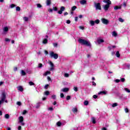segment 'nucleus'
Segmentation results:
<instances>
[{
    "label": "nucleus",
    "instance_id": "f257e3e1",
    "mask_svg": "<svg viewBox=\"0 0 130 130\" xmlns=\"http://www.w3.org/2000/svg\"><path fill=\"white\" fill-rule=\"evenodd\" d=\"M103 3H105L106 4H107L106 5L103 6L104 10L106 12H107V11H108V9L110 7V5L111 4V1H110V0H104Z\"/></svg>",
    "mask_w": 130,
    "mask_h": 130
},
{
    "label": "nucleus",
    "instance_id": "f03ea898",
    "mask_svg": "<svg viewBox=\"0 0 130 130\" xmlns=\"http://www.w3.org/2000/svg\"><path fill=\"white\" fill-rule=\"evenodd\" d=\"M78 41L79 43H80V44H82L83 45H87V46H90V45H91L89 41H86L82 39H79Z\"/></svg>",
    "mask_w": 130,
    "mask_h": 130
},
{
    "label": "nucleus",
    "instance_id": "7ed1b4c3",
    "mask_svg": "<svg viewBox=\"0 0 130 130\" xmlns=\"http://www.w3.org/2000/svg\"><path fill=\"white\" fill-rule=\"evenodd\" d=\"M50 57H53L55 59H57V58H58V55L54 53L53 52H50Z\"/></svg>",
    "mask_w": 130,
    "mask_h": 130
},
{
    "label": "nucleus",
    "instance_id": "20e7f679",
    "mask_svg": "<svg viewBox=\"0 0 130 130\" xmlns=\"http://www.w3.org/2000/svg\"><path fill=\"white\" fill-rule=\"evenodd\" d=\"M94 5L96 10H101V4L100 3H94Z\"/></svg>",
    "mask_w": 130,
    "mask_h": 130
},
{
    "label": "nucleus",
    "instance_id": "39448f33",
    "mask_svg": "<svg viewBox=\"0 0 130 130\" xmlns=\"http://www.w3.org/2000/svg\"><path fill=\"white\" fill-rule=\"evenodd\" d=\"M19 121L20 123H21V125H25V123H24L23 121H24V117L23 116H20L18 118Z\"/></svg>",
    "mask_w": 130,
    "mask_h": 130
},
{
    "label": "nucleus",
    "instance_id": "423d86ee",
    "mask_svg": "<svg viewBox=\"0 0 130 130\" xmlns=\"http://www.w3.org/2000/svg\"><path fill=\"white\" fill-rule=\"evenodd\" d=\"M101 21L103 24H104L105 25H108V24L109 23V21L105 18H102Z\"/></svg>",
    "mask_w": 130,
    "mask_h": 130
},
{
    "label": "nucleus",
    "instance_id": "0eeeda50",
    "mask_svg": "<svg viewBox=\"0 0 130 130\" xmlns=\"http://www.w3.org/2000/svg\"><path fill=\"white\" fill-rule=\"evenodd\" d=\"M64 10H66V8H64V7L63 6L61 7L60 11L58 12V14L61 15L62 14V12H63Z\"/></svg>",
    "mask_w": 130,
    "mask_h": 130
},
{
    "label": "nucleus",
    "instance_id": "6e6552de",
    "mask_svg": "<svg viewBox=\"0 0 130 130\" xmlns=\"http://www.w3.org/2000/svg\"><path fill=\"white\" fill-rule=\"evenodd\" d=\"M49 64L51 66V68L50 69V71H53L54 70V65L53 64V63L52 62L50 61Z\"/></svg>",
    "mask_w": 130,
    "mask_h": 130
},
{
    "label": "nucleus",
    "instance_id": "1a4fd4ad",
    "mask_svg": "<svg viewBox=\"0 0 130 130\" xmlns=\"http://www.w3.org/2000/svg\"><path fill=\"white\" fill-rule=\"evenodd\" d=\"M5 99H6V93L5 92H3L2 98H1V100H2V101H5Z\"/></svg>",
    "mask_w": 130,
    "mask_h": 130
},
{
    "label": "nucleus",
    "instance_id": "9d476101",
    "mask_svg": "<svg viewBox=\"0 0 130 130\" xmlns=\"http://www.w3.org/2000/svg\"><path fill=\"white\" fill-rule=\"evenodd\" d=\"M81 5H86L87 4V1L86 0H81L80 1Z\"/></svg>",
    "mask_w": 130,
    "mask_h": 130
},
{
    "label": "nucleus",
    "instance_id": "9b49d317",
    "mask_svg": "<svg viewBox=\"0 0 130 130\" xmlns=\"http://www.w3.org/2000/svg\"><path fill=\"white\" fill-rule=\"evenodd\" d=\"M51 73L49 71H47L45 73L43 74V76H46L47 75H50Z\"/></svg>",
    "mask_w": 130,
    "mask_h": 130
},
{
    "label": "nucleus",
    "instance_id": "f8f14e48",
    "mask_svg": "<svg viewBox=\"0 0 130 130\" xmlns=\"http://www.w3.org/2000/svg\"><path fill=\"white\" fill-rule=\"evenodd\" d=\"M102 94H104V95H106V94H107V91H103L99 93V95H102Z\"/></svg>",
    "mask_w": 130,
    "mask_h": 130
},
{
    "label": "nucleus",
    "instance_id": "ddd939ff",
    "mask_svg": "<svg viewBox=\"0 0 130 130\" xmlns=\"http://www.w3.org/2000/svg\"><path fill=\"white\" fill-rule=\"evenodd\" d=\"M8 31H9V27L8 26H6L3 28V31L5 33L8 32Z\"/></svg>",
    "mask_w": 130,
    "mask_h": 130
},
{
    "label": "nucleus",
    "instance_id": "4468645a",
    "mask_svg": "<svg viewBox=\"0 0 130 130\" xmlns=\"http://www.w3.org/2000/svg\"><path fill=\"white\" fill-rule=\"evenodd\" d=\"M121 9V6H115L114 8V10H115L116 11L117 10H120Z\"/></svg>",
    "mask_w": 130,
    "mask_h": 130
},
{
    "label": "nucleus",
    "instance_id": "2eb2a0df",
    "mask_svg": "<svg viewBox=\"0 0 130 130\" xmlns=\"http://www.w3.org/2000/svg\"><path fill=\"white\" fill-rule=\"evenodd\" d=\"M61 91L62 92H68V91H69V88H63L62 89H61Z\"/></svg>",
    "mask_w": 130,
    "mask_h": 130
},
{
    "label": "nucleus",
    "instance_id": "dca6fc26",
    "mask_svg": "<svg viewBox=\"0 0 130 130\" xmlns=\"http://www.w3.org/2000/svg\"><path fill=\"white\" fill-rule=\"evenodd\" d=\"M104 42V40L103 39H100L98 40V44H100L101 43H103Z\"/></svg>",
    "mask_w": 130,
    "mask_h": 130
},
{
    "label": "nucleus",
    "instance_id": "f3484780",
    "mask_svg": "<svg viewBox=\"0 0 130 130\" xmlns=\"http://www.w3.org/2000/svg\"><path fill=\"white\" fill-rule=\"evenodd\" d=\"M89 24L91 25V26H94V25H95V21L90 20L89 21Z\"/></svg>",
    "mask_w": 130,
    "mask_h": 130
},
{
    "label": "nucleus",
    "instance_id": "a211bd4d",
    "mask_svg": "<svg viewBox=\"0 0 130 130\" xmlns=\"http://www.w3.org/2000/svg\"><path fill=\"white\" fill-rule=\"evenodd\" d=\"M91 120H92V123L93 124L96 123V119H95L94 117H92L91 118Z\"/></svg>",
    "mask_w": 130,
    "mask_h": 130
},
{
    "label": "nucleus",
    "instance_id": "6ab92c4d",
    "mask_svg": "<svg viewBox=\"0 0 130 130\" xmlns=\"http://www.w3.org/2000/svg\"><path fill=\"white\" fill-rule=\"evenodd\" d=\"M21 76H25L26 75V72L24 71L23 70H22L21 71Z\"/></svg>",
    "mask_w": 130,
    "mask_h": 130
},
{
    "label": "nucleus",
    "instance_id": "aec40b11",
    "mask_svg": "<svg viewBox=\"0 0 130 130\" xmlns=\"http://www.w3.org/2000/svg\"><path fill=\"white\" fill-rule=\"evenodd\" d=\"M18 90H19V91H20V92H23V87L22 86H19L18 87Z\"/></svg>",
    "mask_w": 130,
    "mask_h": 130
},
{
    "label": "nucleus",
    "instance_id": "412c9836",
    "mask_svg": "<svg viewBox=\"0 0 130 130\" xmlns=\"http://www.w3.org/2000/svg\"><path fill=\"white\" fill-rule=\"evenodd\" d=\"M112 36H114V37H116V36H117V33L116 32V31H113Z\"/></svg>",
    "mask_w": 130,
    "mask_h": 130
},
{
    "label": "nucleus",
    "instance_id": "4be33fe9",
    "mask_svg": "<svg viewBox=\"0 0 130 130\" xmlns=\"http://www.w3.org/2000/svg\"><path fill=\"white\" fill-rule=\"evenodd\" d=\"M46 4H47V6H49L50 4H51V1L50 0H47Z\"/></svg>",
    "mask_w": 130,
    "mask_h": 130
},
{
    "label": "nucleus",
    "instance_id": "5701e85b",
    "mask_svg": "<svg viewBox=\"0 0 130 130\" xmlns=\"http://www.w3.org/2000/svg\"><path fill=\"white\" fill-rule=\"evenodd\" d=\"M118 20L120 22V23H123V22H124V20L122 18H119Z\"/></svg>",
    "mask_w": 130,
    "mask_h": 130
},
{
    "label": "nucleus",
    "instance_id": "b1692460",
    "mask_svg": "<svg viewBox=\"0 0 130 130\" xmlns=\"http://www.w3.org/2000/svg\"><path fill=\"white\" fill-rule=\"evenodd\" d=\"M47 42H48V40H47V39H45L43 41V43L44 44H46V43H47Z\"/></svg>",
    "mask_w": 130,
    "mask_h": 130
},
{
    "label": "nucleus",
    "instance_id": "393cba45",
    "mask_svg": "<svg viewBox=\"0 0 130 130\" xmlns=\"http://www.w3.org/2000/svg\"><path fill=\"white\" fill-rule=\"evenodd\" d=\"M5 118H6V119H9V118H10V115L6 114L5 116Z\"/></svg>",
    "mask_w": 130,
    "mask_h": 130
},
{
    "label": "nucleus",
    "instance_id": "a878e982",
    "mask_svg": "<svg viewBox=\"0 0 130 130\" xmlns=\"http://www.w3.org/2000/svg\"><path fill=\"white\" fill-rule=\"evenodd\" d=\"M44 95H46V96H48L49 95V91H46L44 93Z\"/></svg>",
    "mask_w": 130,
    "mask_h": 130
},
{
    "label": "nucleus",
    "instance_id": "bb28decb",
    "mask_svg": "<svg viewBox=\"0 0 130 130\" xmlns=\"http://www.w3.org/2000/svg\"><path fill=\"white\" fill-rule=\"evenodd\" d=\"M116 55L117 57H119L120 56V54H119V51L116 52Z\"/></svg>",
    "mask_w": 130,
    "mask_h": 130
},
{
    "label": "nucleus",
    "instance_id": "cd10ccee",
    "mask_svg": "<svg viewBox=\"0 0 130 130\" xmlns=\"http://www.w3.org/2000/svg\"><path fill=\"white\" fill-rule=\"evenodd\" d=\"M99 23H100V20H99V19H96L95 21H94V23L95 24H99Z\"/></svg>",
    "mask_w": 130,
    "mask_h": 130
},
{
    "label": "nucleus",
    "instance_id": "c85d7f7f",
    "mask_svg": "<svg viewBox=\"0 0 130 130\" xmlns=\"http://www.w3.org/2000/svg\"><path fill=\"white\" fill-rule=\"evenodd\" d=\"M124 90L126 92H127V93H130V90L128 89V88H125L124 89Z\"/></svg>",
    "mask_w": 130,
    "mask_h": 130
},
{
    "label": "nucleus",
    "instance_id": "c756f323",
    "mask_svg": "<svg viewBox=\"0 0 130 130\" xmlns=\"http://www.w3.org/2000/svg\"><path fill=\"white\" fill-rule=\"evenodd\" d=\"M28 84L30 86H34L35 84L33 83V82L30 81L28 82Z\"/></svg>",
    "mask_w": 130,
    "mask_h": 130
},
{
    "label": "nucleus",
    "instance_id": "7c9ffc66",
    "mask_svg": "<svg viewBox=\"0 0 130 130\" xmlns=\"http://www.w3.org/2000/svg\"><path fill=\"white\" fill-rule=\"evenodd\" d=\"M23 20L25 22H27V21H28V17H23Z\"/></svg>",
    "mask_w": 130,
    "mask_h": 130
},
{
    "label": "nucleus",
    "instance_id": "2f4dec72",
    "mask_svg": "<svg viewBox=\"0 0 130 130\" xmlns=\"http://www.w3.org/2000/svg\"><path fill=\"white\" fill-rule=\"evenodd\" d=\"M112 107H116L117 106V103H115L112 104Z\"/></svg>",
    "mask_w": 130,
    "mask_h": 130
},
{
    "label": "nucleus",
    "instance_id": "473e14b6",
    "mask_svg": "<svg viewBox=\"0 0 130 130\" xmlns=\"http://www.w3.org/2000/svg\"><path fill=\"white\" fill-rule=\"evenodd\" d=\"M16 11L18 12H20V11H21V8H20V7H16Z\"/></svg>",
    "mask_w": 130,
    "mask_h": 130
},
{
    "label": "nucleus",
    "instance_id": "72a5a7b5",
    "mask_svg": "<svg viewBox=\"0 0 130 130\" xmlns=\"http://www.w3.org/2000/svg\"><path fill=\"white\" fill-rule=\"evenodd\" d=\"M37 8H40L42 7V6L40 4H37Z\"/></svg>",
    "mask_w": 130,
    "mask_h": 130
},
{
    "label": "nucleus",
    "instance_id": "f704fd0d",
    "mask_svg": "<svg viewBox=\"0 0 130 130\" xmlns=\"http://www.w3.org/2000/svg\"><path fill=\"white\" fill-rule=\"evenodd\" d=\"M84 105L87 106V105H88V104H89V102L85 101H84Z\"/></svg>",
    "mask_w": 130,
    "mask_h": 130
},
{
    "label": "nucleus",
    "instance_id": "c9c22d12",
    "mask_svg": "<svg viewBox=\"0 0 130 130\" xmlns=\"http://www.w3.org/2000/svg\"><path fill=\"white\" fill-rule=\"evenodd\" d=\"M15 7H16V5H15V4H11L10 5L11 9H13V8H15Z\"/></svg>",
    "mask_w": 130,
    "mask_h": 130
},
{
    "label": "nucleus",
    "instance_id": "e433bc0d",
    "mask_svg": "<svg viewBox=\"0 0 130 130\" xmlns=\"http://www.w3.org/2000/svg\"><path fill=\"white\" fill-rule=\"evenodd\" d=\"M17 105H18V106H21L22 105V103H21V102H17Z\"/></svg>",
    "mask_w": 130,
    "mask_h": 130
},
{
    "label": "nucleus",
    "instance_id": "4c0bfd02",
    "mask_svg": "<svg viewBox=\"0 0 130 130\" xmlns=\"http://www.w3.org/2000/svg\"><path fill=\"white\" fill-rule=\"evenodd\" d=\"M57 126H60V125H61V122H60V121L57 122Z\"/></svg>",
    "mask_w": 130,
    "mask_h": 130
},
{
    "label": "nucleus",
    "instance_id": "58836bf2",
    "mask_svg": "<svg viewBox=\"0 0 130 130\" xmlns=\"http://www.w3.org/2000/svg\"><path fill=\"white\" fill-rule=\"evenodd\" d=\"M76 9H77V7L76 6H73L72 8V11H75V10H76Z\"/></svg>",
    "mask_w": 130,
    "mask_h": 130
},
{
    "label": "nucleus",
    "instance_id": "ea45409f",
    "mask_svg": "<svg viewBox=\"0 0 130 130\" xmlns=\"http://www.w3.org/2000/svg\"><path fill=\"white\" fill-rule=\"evenodd\" d=\"M5 41H6V42H10V41H11V40H10V39H9V38H6V39H5Z\"/></svg>",
    "mask_w": 130,
    "mask_h": 130
},
{
    "label": "nucleus",
    "instance_id": "a19ab883",
    "mask_svg": "<svg viewBox=\"0 0 130 130\" xmlns=\"http://www.w3.org/2000/svg\"><path fill=\"white\" fill-rule=\"evenodd\" d=\"M74 90L75 91V92H78V87H74Z\"/></svg>",
    "mask_w": 130,
    "mask_h": 130
},
{
    "label": "nucleus",
    "instance_id": "79ce46f5",
    "mask_svg": "<svg viewBox=\"0 0 130 130\" xmlns=\"http://www.w3.org/2000/svg\"><path fill=\"white\" fill-rule=\"evenodd\" d=\"M69 76H70V75H69V74H68V73H66V74H64V77H65L66 78H69Z\"/></svg>",
    "mask_w": 130,
    "mask_h": 130
},
{
    "label": "nucleus",
    "instance_id": "37998d69",
    "mask_svg": "<svg viewBox=\"0 0 130 130\" xmlns=\"http://www.w3.org/2000/svg\"><path fill=\"white\" fill-rule=\"evenodd\" d=\"M53 11H57V7H53Z\"/></svg>",
    "mask_w": 130,
    "mask_h": 130
},
{
    "label": "nucleus",
    "instance_id": "c03bdc74",
    "mask_svg": "<svg viewBox=\"0 0 130 130\" xmlns=\"http://www.w3.org/2000/svg\"><path fill=\"white\" fill-rule=\"evenodd\" d=\"M77 111H78V110H77L76 108H74V109H73V112H74V113H76V112H77Z\"/></svg>",
    "mask_w": 130,
    "mask_h": 130
},
{
    "label": "nucleus",
    "instance_id": "a18cd8bd",
    "mask_svg": "<svg viewBox=\"0 0 130 130\" xmlns=\"http://www.w3.org/2000/svg\"><path fill=\"white\" fill-rule=\"evenodd\" d=\"M48 110H50V111H52L53 110V107H50L48 108Z\"/></svg>",
    "mask_w": 130,
    "mask_h": 130
},
{
    "label": "nucleus",
    "instance_id": "49530a36",
    "mask_svg": "<svg viewBox=\"0 0 130 130\" xmlns=\"http://www.w3.org/2000/svg\"><path fill=\"white\" fill-rule=\"evenodd\" d=\"M40 107V104H38L36 106V108H39Z\"/></svg>",
    "mask_w": 130,
    "mask_h": 130
},
{
    "label": "nucleus",
    "instance_id": "de8ad7c7",
    "mask_svg": "<svg viewBox=\"0 0 130 130\" xmlns=\"http://www.w3.org/2000/svg\"><path fill=\"white\" fill-rule=\"evenodd\" d=\"M60 97L61 98H63V97H64V95L63 94V93H60Z\"/></svg>",
    "mask_w": 130,
    "mask_h": 130
},
{
    "label": "nucleus",
    "instance_id": "09e8293b",
    "mask_svg": "<svg viewBox=\"0 0 130 130\" xmlns=\"http://www.w3.org/2000/svg\"><path fill=\"white\" fill-rule=\"evenodd\" d=\"M79 28H80L81 30H84V29H85L84 26H80Z\"/></svg>",
    "mask_w": 130,
    "mask_h": 130
},
{
    "label": "nucleus",
    "instance_id": "8fccbe9b",
    "mask_svg": "<svg viewBox=\"0 0 130 130\" xmlns=\"http://www.w3.org/2000/svg\"><path fill=\"white\" fill-rule=\"evenodd\" d=\"M124 81H125V79H124L123 78H121V80H120V81L122 82H124Z\"/></svg>",
    "mask_w": 130,
    "mask_h": 130
},
{
    "label": "nucleus",
    "instance_id": "3c124183",
    "mask_svg": "<svg viewBox=\"0 0 130 130\" xmlns=\"http://www.w3.org/2000/svg\"><path fill=\"white\" fill-rule=\"evenodd\" d=\"M52 98L53 99H55V98H56V95H52Z\"/></svg>",
    "mask_w": 130,
    "mask_h": 130
},
{
    "label": "nucleus",
    "instance_id": "603ef678",
    "mask_svg": "<svg viewBox=\"0 0 130 130\" xmlns=\"http://www.w3.org/2000/svg\"><path fill=\"white\" fill-rule=\"evenodd\" d=\"M71 99V96L68 95L67 96V100H70Z\"/></svg>",
    "mask_w": 130,
    "mask_h": 130
},
{
    "label": "nucleus",
    "instance_id": "864d4df0",
    "mask_svg": "<svg viewBox=\"0 0 130 130\" xmlns=\"http://www.w3.org/2000/svg\"><path fill=\"white\" fill-rule=\"evenodd\" d=\"M66 23H67V24H71V20H67Z\"/></svg>",
    "mask_w": 130,
    "mask_h": 130
},
{
    "label": "nucleus",
    "instance_id": "5fc2aeb1",
    "mask_svg": "<svg viewBox=\"0 0 130 130\" xmlns=\"http://www.w3.org/2000/svg\"><path fill=\"white\" fill-rule=\"evenodd\" d=\"M53 11V10L51 9H49L48 10V12H49V13H52V11Z\"/></svg>",
    "mask_w": 130,
    "mask_h": 130
},
{
    "label": "nucleus",
    "instance_id": "6e6d98bb",
    "mask_svg": "<svg viewBox=\"0 0 130 130\" xmlns=\"http://www.w3.org/2000/svg\"><path fill=\"white\" fill-rule=\"evenodd\" d=\"M116 83H119L120 82V80L119 79H116L115 80Z\"/></svg>",
    "mask_w": 130,
    "mask_h": 130
},
{
    "label": "nucleus",
    "instance_id": "4d7b16f0",
    "mask_svg": "<svg viewBox=\"0 0 130 130\" xmlns=\"http://www.w3.org/2000/svg\"><path fill=\"white\" fill-rule=\"evenodd\" d=\"M48 84H47V85H46L45 86V89H48Z\"/></svg>",
    "mask_w": 130,
    "mask_h": 130
},
{
    "label": "nucleus",
    "instance_id": "13d9d810",
    "mask_svg": "<svg viewBox=\"0 0 130 130\" xmlns=\"http://www.w3.org/2000/svg\"><path fill=\"white\" fill-rule=\"evenodd\" d=\"M98 96L96 95H94L93 96V98L94 99H96V98H98Z\"/></svg>",
    "mask_w": 130,
    "mask_h": 130
},
{
    "label": "nucleus",
    "instance_id": "bf43d9fd",
    "mask_svg": "<svg viewBox=\"0 0 130 130\" xmlns=\"http://www.w3.org/2000/svg\"><path fill=\"white\" fill-rule=\"evenodd\" d=\"M125 112H126V113H127V112H128V109L125 108Z\"/></svg>",
    "mask_w": 130,
    "mask_h": 130
},
{
    "label": "nucleus",
    "instance_id": "052dcab7",
    "mask_svg": "<svg viewBox=\"0 0 130 130\" xmlns=\"http://www.w3.org/2000/svg\"><path fill=\"white\" fill-rule=\"evenodd\" d=\"M75 21L76 22H77V21H78V17H75Z\"/></svg>",
    "mask_w": 130,
    "mask_h": 130
},
{
    "label": "nucleus",
    "instance_id": "680f3d73",
    "mask_svg": "<svg viewBox=\"0 0 130 130\" xmlns=\"http://www.w3.org/2000/svg\"><path fill=\"white\" fill-rule=\"evenodd\" d=\"M92 86H96V83H95L94 81L92 82Z\"/></svg>",
    "mask_w": 130,
    "mask_h": 130
},
{
    "label": "nucleus",
    "instance_id": "e2e57ef3",
    "mask_svg": "<svg viewBox=\"0 0 130 130\" xmlns=\"http://www.w3.org/2000/svg\"><path fill=\"white\" fill-rule=\"evenodd\" d=\"M39 68H42V63H40L39 64Z\"/></svg>",
    "mask_w": 130,
    "mask_h": 130
},
{
    "label": "nucleus",
    "instance_id": "0e129e2a",
    "mask_svg": "<svg viewBox=\"0 0 130 130\" xmlns=\"http://www.w3.org/2000/svg\"><path fill=\"white\" fill-rule=\"evenodd\" d=\"M27 113V111L24 110L23 111V114H26Z\"/></svg>",
    "mask_w": 130,
    "mask_h": 130
},
{
    "label": "nucleus",
    "instance_id": "69168bd1",
    "mask_svg": "<svg viewBox=\"0 0 130 130\" xmlns=\"http://www.w3.org/2000/svg\"><path fill=\"white\" fill-rule=\"evenodd\" d=\"M21 129H22V127L21 126H19L18 128V130H21Z\"/></svg>",
    "mask_w": 130,
    "mask_h": 130
},
{
    "label": "nucleus",
    "instance_id": "338daca9",
    "mask_svg": "<svg viewBox=\"0 0 130 130\" xmlns=\"http://www.w3.org/2000/svg\"><path fill=\"white\" fill-rule=\"evenodd\" d=\"M18 70V68H17V67H15L14 68V71H15V72H16V71H17Z\"/></svg>",
    "mask_w": 130,
    "mask_h": 130
},
{
    "label": "nucleus",
    "instance_id": "774afa93",
    "mask_svg": "<svg viewBox=\"0 0 130 130\" xmlns=\"http://www.w3.org/2000/svg\"><path fill=\"white\" fill-rule=\"evenodd\" d=\"M47 80H48V81H51V78L49 77H47Z\"/></svg>",
    "mask_w": 130,
    "mask_h": 130
}]
</instances>
